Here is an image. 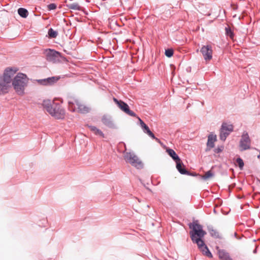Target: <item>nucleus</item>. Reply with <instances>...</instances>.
I'll use <instances>...</instances> for the list:
<instances>
[{
	"label": "nucleus",
	"instance_id": "obj_1",
	"mask_svg": "<svg viewBox=\"0 0 260 260\" xmlns=\"http://www.w3.org/2000/svg\"><path fill=\"white\" fill-rule=\"evenodd\" d=\"M18 71L16 67L7 68L2 75L0 76V95L8 93L15 74Z\"/></svg>",
	"mask_w": 260,
	"mask_h": 260
},
{
	"label": "nucleus",
	"instance_id": "obj_2",
	"mask_svg": "<svg viewBox=\"0 0 260 260\" xmlns=\"http://www.w3.org/2000/svg\"><path fill=\"white\" fill-rule=\"evenodd\" d=\"M189 227L192 230L190 231L189 234L193 243H198L200 241H203V238L206 235L207 233L203 229V226L198 223V221H194L189 224Z\"/></svg>",
	"mask_w": 260,
	"mask_h": 260
},
{
	"label": "nucleus",
	"instance_id": "obj_3",
	"mask_svg": "<svg viewBox=\"0 0 260 260\" xmlns=\"http://www.w3.org/2000/svg\"><path fill=\"white\" fill-rule=\"evenodd\" d=\"M28 82V79L25 74L23 73H18L17 75L12 80V85L16 93L20 95L24 94L25 87L26 86Z\"/></svg>",
	"mask_w": 260,
	"mask_h": 260
},
{
	"label": "nucleus",
	"instance_id": "obj_4",
	"mask_svg": "<svg viewBox=\"0 0 260 260\" xmlns=\"http://www.w3.org/2000/svg\"><path fill=\"white\" fill-rule=\"evenodd\" d=\"M69 109L71 112L77 111L81 113H87L90 111V108L83 104L78 99L73 96L67 98Z\"/></svg>",
	"mask_w": 260,
	"mask_h": 260
},
{
	"label": "nucleus",
	"instance_id": "obj_5",
	"mask_svg": "<svg viewBox=\"0 0 260 260\" xmlns=\"http://www.w3.org/2000/svg\"><path fill=\"white\" fill-rule=\"evenodd\" d=\"M124 158L127 162L129 163L133 166L141 169L143 168V164L138 157V156L133 152H125L124 155Z\"/></svg>",
	"mask_w": 260,
	"mask_h": 260
},
{
	"label": "nucleus",
	"instance_id": "obj_6",
	"mask_svg": "<svg viewBox=\"0 0 260 260\" xmlns=\"http://www.w3.org/2000/svg\"><path fill=\"white\" fill-rule=\"evenodd\" d=\"M49 113L56 119H63L65 115V111L60 104L53 103V107L49 110Z\"/></svg>",
	"mask_w": 260,
	"mask_h": 260
},
{
	"label": "nucleus",
	"instance_id": "obj_7",
	"mask_svg": "<svg viewBox=\"0 0 260 260\" xmlns=\"http://www.w3.org/2000/svg\"><path fill=\"white\" fill-rule=\"evenodd\" d=\"M234 126L232 124L223 122L220 129V139L224 141L227 137L233 131Z\"/></svg>",
	"mask_w": 260,
	"mask_h": 260
},
{
	"label": "nucleus",
	"instance_id": "obj_8",
	"mask_svg": "<svg viewBox=\"0 0 260 260\" xmlns=\"http://www.w3.org/2000/svg\"><path fill=\"white\" fill-rule=\"evenodd\" d=\"M113 101L118 107L125 113L132 117H136L135 113L129 109L128 105L126 103L121 100H118L115 98H113Z\"/></svg>",
	"mask_w": 260,
	"mask_h": 260
},
{
	"label": "nucleus",
	"instance_id": "obj_9",
	"mask_svg": "<svg viewBox=\"0 0 260 260\" xmlns=\"http://www.w3.org/2000/svg\"><path fill=\"white\" fill-rule=\"evenodd\" d=\"M44 54L47 59L51 61L60 60V59L62 58L59 52L50 49L45 50L44 51Z\"/></svg>",
	"mask_w": 260,
	"mask_h": 260
},
{
	"label": "nucleus",
	"instance_id": "obj_10",
	"mask_svg": "<svg viewBox=\"0 0 260 260\" xmlns=\"http://www.w3.org/2000/svg\"><path fill=\"white\" fill-rule=\"evenodd\" d=\"M251 140L247 132H245L241 136L239 146L241 151L246 150L250 148Z\"/></svg>",
	"mask_w": 260,
	"mask_h": 260
},
{
	"label": "nucleus",
	"instance_id": "obj_11",
	"mask_svg": "<svg viewBox=\"0 0 260 260\" xmlns=\"http://www.w3.org/2000/svg\"><path fill=\"white\" fill-rule=\"evenodd\" d=\"M204 59L207 60H210L212 58L213 50L210 45H204L201 49Z\"/></svg>",
	"mask_w": 260,
	"mask_h": 260
},
{
	"label": "nucleus",
	"instance_id": "obj_12",
	"mask_svg": "<svg viewBox=\"0 0 260 260\" xmlns=\"http://www.w3.org/2000/svg\"><path fill=\"white\" fill-rule=\"evenodd\" d=\"M59 79L60 77L59 76H53L43 79H39L37 81L40 85L50 86L56 83Z\"/></svg>",
	"mask_w": 260,
	"mask_h": 260
},
{
	"label": "nucleus",
	"instance_id": "obj_13",
	"mask_svg": "<svg viewBox=\"0 0 260 260\" xmlns=\"http://www.w3.org/2000/svg\"><path fill=\"white\" fill-rule=\"evenodd\" d=\"M196 244L198 245V248L202 252L203 255H206L210 258L212 257L213 256L211 252L210 251L208 247L205 244L203 240L200 241V242Z\"/></svg>",
	"mask_w": 260,
	"mask_h": 260
},
{
	"label": "nucleus",
	"instance_id": "obj_14",
	"mask_svg": "<svg viewBox=\"0 0 260 260\" xmlns=\"http://www.w3.org/2000/svg\"><path fill=\"white\" fill-rule=\"evenodd\" d=\"M102 121L106 126L110 128H114L115 125L113 123L111 117L110 116L104 115L102 118Z\"/></svg>",
	"mask_w": 260,
	"mask_h": 260
},
{
	"label": "nucleus",
	"instance_id": "obj_15",
	"mask_svg": "<svg viewBox=\"0 0 260 260\" xmlns=\"http://www.w3.org/2000/svg\"><path fill=\"white\" fill-rule=\"evenodd\" d=\"M175 162L176 164V168L180 174L184 175L189 174V172L184 168V166L180 159V160L175 161Z\"/></svg>",
	"mask_w": 260,
	"mask_h": 260
},
{
	"label": "nucleus",
	"instance_id": "obj_16",
	"mask_svg": "<svg viewBox=\"0 0 260 260\" xmlns=\"http://www.w3.org/2000/svg\"><path fill=\"white\" fill-rule=\"evenodd\" d=\"M216 141V136L209 135L208 137V141L207 143V147L210 149L214 147V142Z\"/></svg>",
	"mask_w": 260,
	"mask_h": 260
},
{
	"label": "nucleus",
	"instance_id": "obj_17",
	"mask_svg": "<svg viewBox=\"0 0 260 260\" xmlns=\"http://www.w3.org/2000/svg\"><path fill=\"white\" fill-rule=\"evenodd\" d=\"M208 230L211 237L216 239L221 238L219 232L216 230L214 229L212 226H208Z\"/></svg>",
	"mask_w": 260,
	"mask_h": 260
},
{
	"label": "nucleus",
	"instance_id": "obj_18",
	"mask_svg": "<svg viewBox=\"0 0 260 260\" xmlns=\"http://www.w3.org/2000/svg\"><path fill=\"white\" fill-rule=\"evenodd\" d=\"M217 249L218 250V256L220 260H224L230 256L229 253L225 250L219 249L218 247Z\"/></svg>",
	"mask_w": 260,
	"mask_h": 260
},
{
	"label": "nucleus",
	"instance_id": "obj_19",
	"mask_svg": "<svg viewBox=\"0 0 260 260\" xmlns=\"http://www.w3.org/2000/svg\"><path fill=\"white\" fill-rule=\"evenodd\" d=\"M167 152L168 154L172 158V159L175 161H177L180 160V158L176 154L175 151L171 148H168L167 149Z\"/></svg>",
	"mask_w": 260,
	"mask_h": 260
},
{
	"label": "nucleus",
	"instance_id": "obj_20",
	"mask_svg": "<svg viewBox=\"0 0 260 260\" xmlns=\"http://www.w3.org/2000/svg\"><path fill=\"white\" fill-rule=\"evenodd\" d=\"M53 103L50 100H44L43 103V106L44 109L49 113V110L53 107Z\"/></svg>",
	"mask_w": 260,
	"mask_h": 260
},
{
	"label": "nucleus",
	"instance_id": "obj_21",
	"mask_svg": "<svg viewBox=\"0 0 260 260\" xmlns=\"http://www.w3.org/2000/svg\"><path fill=\"white\" fill-rule=\"evenodd\" d=\"M18 14L23 18H26L28 14L27 10L24 8H20L18 10Z\"/></svg>",
	"mask_w": 260,
	"mask_h": 260
},
{
	"label": "nucleus",
	"instance_id": "obj_22",
	"mask_svg": "<svg viewBox=\"0 0 260 260\" xmlns=\"http://www.w3.org/2000/svg\"><path fill=\"white\" fill-rule=\"evenodd\" d=\"M69 9L74 10H80L81 9L80 6L77 3H73L68 6Z\"/></svg>",
	"mask_w": 260,
	"mask_h": 260
},
{
	"label": "nucleus",
	"instance_id": "obj_23",
	"mask_svg": "<svg viewBox=\"0 0 260 260\" xmlns=\"http://www.w3.org/2000/svg\"><path fill=\"white\" fill-rule=\"evenodd\" d=\"M48 34L50 38H55L57 37L58 33L56 31L54 30L51 28L48 30Z\"/></svg>",
	"mask_w": 260,
	"mask_h": 260
},
{
	"label": "nucleus",
	"instance_id": "obj_24",
	"mask_svg": "<svg viewBox=\"0 0 260 260\" xmlns=\"http://www.w3.org/2000/svg\"><path fill=\"white\" fill-rule=\"evenodd\" d=\"M214 176V173L212 172L211 170H209L207 171L204 176H203L202 178L204 180H207L211 177Z\"/></svg>",
	"mask_w": 260,
	"mask_h": 260
},
{
	"label": "nucleus",
	"instance_id": "obj_25",
	"mask_svg": "<svg viewBox=\"0 0 260 260\" xmlns=\"http://www.w3.org/2000/svg\"><path fill=\"white\" fill-rule=\"evenodd\" d=\"M225 34H226V36H229L230 38L232 40L234 39V33L230 27L225 28Z\"/></svg>",
	"mask_w": 260,
	"mask_h": 260
},
{
	"label": "nucleus",
	"instance_id": "obj_26",
	"mask_svg": "<svg viewBox=\"0 0 260 260\" xmlns=\"http://www.w3.org/2000/svg\"><path fill=\"white\" fill-rule=\"evenodd\" d=\"M236 162L238 164L240 170H242L244 165L243 160L240 157H238L236 159Z\"/></svg>",
	"mask_w": 260,
	"mask_h": 260
},
{
	"label": "nucleus",
	"instance_id": "obj_27",
	"mask_svg": "<svg viewBox=\"0 0 260 260\" xmlns=\"http://www.w3.org/2000/svg\"><path fill=\"white\" fill-rule=\"evenodd\" d=\"M174 51L172 49H168L165 50V55L168 57H170L173 56Z\"/></svg>",
	"mask_w": 260,
	"mask_h": 260
},
{
	"label": "nucleus",
	"instance_id": "obj_28",
	"mask_svg": "<svg viewBox=\"0 0 260 260\" xmlns=\"http://www.w3.org/2000/svg\"><path fill=\"white\" fill-rule=\"evenodd\" d=\"M49 10H55L56 8V5L55 4H51L47 6Z\"/></svg>",
	"mask_w": 260,
	"mask_h": 260
},
{
	"label": "nucleus",
	"instance_id": "obj_29",
	"mask_svg": "<svg viewBox=\"0 0 260 260\" xmlns=\"http://www.w3.org/2000/svg\"><path fill=\"white\" fill-rule=\"evenodd\" d=\"M94 134L96 135H99L102 137H104V134L100 129L98 128V129L95 132Z\"/></svg>",
	"mask_w": 260,
	"mask_h": 260
},
{
	"label": "nucleus",
	"instance_id": "obj_30",
	"mask_svg": "<svg viewBox=\"0 0 260 260\" xmlns=\"http://www.w3.org/2000/svg\"><path fill=\"white\" fill-rule=\"evenodd\" d=\"M138 118L140 121V125H141V127L143 129H144L145 128H146V127L147 126V125L143 122V121L141 119V118H140L139 117H138Z\"/></svg>",
	"mask_w": 260,
	"mask_h": 260
},
{
	"label": "nucleus",
	"instance_id": "obj_31",
	"mask_svg": "<svg viewBox=\"0 0 260 260\" xmlns=\"http://www.w3.org/2000/svg\"><path fill=\"white\" fill-rule=\"evenodd\" d=\"M148 135H149V137H150L151 138L153 139H156V140H157V138H156L154 135L152 133V132L151 131V132H149V133L148 134Z\"/></svg>",
	"mask_w": 260,
	"mask_h": 260
},
{
	"label": "nucleus",
	"instance_id": "obj_32",
	"mask_svg": "<svg viewBox=\"0 0 260 260\" xmlns=\"http://www.w3.org/2000/svg\"><path fill=\"white\" fill-rule=\"evenodd\" d=\"M143 129V132L145 133H146L147 134H148L149 133V132H151V131L150 130L149 127L147 125L146 127V128H145L144 129Z\"/></svg>",
	"mask_w": 260,
	"mask_h": 260
},
{
	"label": "nucleus",
	"instance_id": "obj_33",
	"mask_svg": "<svg viewBox=\"0 0 260 260\" xmlns=\"http://www.w3.org/2000/svg\"><path fill=\"white\" fill-rule=\"evenodd\" d=\"M90 130L93 132L94 133H95V132L96 131V130L98 129V128H96L95 126H89Z\"/></svg>",
	"mask_w": 260,
	"mask_h": 260
},
{
	"label": "nucleus",
	"instance_id": "obj_34",
	"mask_svg": "<svg viewBox=\"0 0 260 260\" xmlns=\"http://www.w3.org/2000/svg\"><path fill=\"white\" fill-rule=\"evenodd\" d=\"M222 149L221 148L218 147L214 149V152L216 153H219L222 151Z\"/></svg>",
	"mask_w": 260,
	"mask_h": 260
},
{
	"label": "nucleus",
	"instance_id": "obj_35",
	"mask_svg": "<svg viewBox=\"0 0 260 260\" xmlns=\"http://www.w3.org/2000/svg\"><path fill=\"white\" fill-rule=\"evenodd\" d=\"M186 70L187 72H190L191 71V67H188V68H186Z\"/></svg>",
	"mask_w": 260,
	"mask_h": 260
},
{
	"label": "nucleus",
	"instance_id": "obj_36",
	"mask_svg": "<svg viewBox=\"0 0 260 260\" xmlns=\"http://www.w3.org/2000/svg\"><path fill=\"white\" fill-rule=\"evenodd\" d=\"M224 260H233L232 258L230 256L228 258L224 259Z\"/></svg>",
	"mask_w": 260,
	"mask_h": 260
},
{
	"label": "nucleus",
	"instance_id": "obj_37",
	"mask_svg": "<svg viewBox=\"0 0 260 260\" xmlns=\"http://www.w3.org/2000/svg\"><path fill=\"white\" fill-rule=\"evenodd\" d=\"M253 252L254 253H256L257 252V250H256V249H255L253 251Z\"/></svg>",
	"mask_w": 260,
	"mask_h": 260
},
{
	"label": "nucleus",
	"instance_id": "obj_38",
	"mask_svg": "<svg viewBox=\"0 0 260 260\" xmlns=\"http://www.w3.org/2000/svg\"><path fill=\"white\" fill-rule=\"evenodd\" d=\"M190 106H191L190 104H189V103L188 104L187 106V109H188Z\"/></svg>",
	"mask_w": 260,
	"mask_h": 260
},
{
	"label": "nucleus",
	"instance_id": "obj_39",
	"mask_svg": "<svg viewBox=\"0 0 260 260\" xmlns=\"http://www.w3.org/2000/svg\"><path fill=\"white\" fill-rule=\"evenodd\" d=\"M202 105H204V102H202Z\"/></svg>",
	"mask_w": 260,
	"mask_h": 260
}]
</instances>
